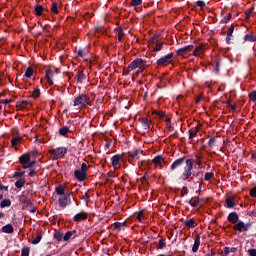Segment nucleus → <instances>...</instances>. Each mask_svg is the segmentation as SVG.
<instances>
[{"label":"nucleus","mask_w":256,"mask_h":256,"mask_svg":"<svg viewBox=\"0 0 256 256\" xmlns=\"http://www.w3.org/2000/svg\"><path fill=\"white\" fill-rule=\"evenodd\" d=\"M195 163V160L193 159H187L186 165L182 172V181H192L193 180V164Z\"/></svg>","instance_id":"f257e3e1"},{"label":"nucleus","mask_w":256,"mask_h":256,"mask_svg":"<svg viewBox=\"0 0 256 256\" xmlns=\"http://www.w3.org/2000/svg\"><path fill=\"white\" fill-rule=\"evenodd\" d=\"M87 105H91V98L85 93L79 94L74 99V107H79V109H82V107H87Z\"/></svg>","instance_id":"f03ea898"},{"label":"nucleus","mask_w":256,"mask_h":256,"mask_svg":"<svg viewBox=\"0 0 256 256\" xmlns=\"http://www.w3.org/2000/svg\"><path fill=\"white\" fill-rule=\"evenodd\" d=\"M141 157H143V150L134 149L128 152V162L133 165L135 161H138V167H141Z\"/></svg>","instance_id":"7ed1b4c3"},{"label":"nucleus","mask_w":256,"mask_h":256,"mask_svg":"<svg viewBox=\"0 0 256 256\" xmlns=\"http://www.w3.org/2000/svg\"><path fill=\"white\" fill-rule=\"evenodd\" d=\"M161 41V34H155L152 38L149 40L150 47L153 48L154 53H159L161 49H163V43Z\"/></svg>","instance_id":"20e7f679"},{"label":"nucleus","mask_w":256,"mask_h":256,"mask_svg":"<svg viewBox=\"0 0 256 256\" xmlns=\"http://www.w3.org/2000/svg\"><path fill=\"white\" fill-rule=\"evenodd\" d=\"M87 171H89V166H87V164L85 163H82L81 169H77L74 171L75 179L80 182L87 180Z\"/></svg>","instance_id":"39448f33"},{"label":"nucleus","mask_w":256,"mask_h":256,"mask_svg":"<svg viewBox=\"0 0 256 256\" xmlns=\"http://www.w3.org/2000/svg\"><path fill=\"white\" fill-rule=\"evenodd\" d=\"M67 147H58L55 149L50 150V153L52 155H54V157L52 158V161H57L58 159H63V157H65V155H67Z\"/></svg>","instance_id":"423d86ee"},{"label":"nucleus","mask_w":256,"mask_h":256,"mask_svg":"<svg viewBox=\"0 0 256 256\" xmlns=\"http://www.w3.org/2000/svg\"><path fill=\"white\" fill-rule=\"evenodd\" d=\"M158 67H167L173 63V53H169L157 60Z\"/></svg>","instance_id":"0eeeda50"},{"label":"nucleus","mask_w":256,"mask_h":256,"mask_svg":"<svg viewBox=\"0 0 256 256\" xmlns=\"http://www.w3.org/2000/svg\"><path fill=\"white\" fill-rule=\"evenodd\" d=\"M143 63L144 61L141 58H137L133 60L127 67V73H131V71H135V69H138V67H141Z\"/></svg>","instance_id":"6e6552de"},{"label":"nucleus","mask_w":256,"mask_h":256,"mask_svg":"<svg viewBox=\"0 0 256 256\" xmlns=\"http://www.w3.org/2000/svg\"><path fill=\"white\" fill-rule=\"evenodd\" d=\"M112 167L114 169H120L121 168V161H123V156L121 154H116L111 157L110 159Z\"/></svg>","instance_id":"1a4fd4ad"},{"label":"nucleus","mask_w":256,"mask_h":256,"mask_svg":"<svg viewBox=\"0 0 256 256\" xmlns=\"http://www.w3.org/2000/svg\"><path fill=\"white\" fill-rule=\"evenodd\" d=\"M186 162L187 160L185 157L179 158L171 164L170 169L172 171H177V169H181V167H183L184 163L186 164Z\"/></svg>","instance_id":"9d476101"},{"label":"nucleus","mask_w":256,"mask_h":256,"mask_svg":"<svg viewBox=\"0 0 256 256\" xmlns=\"http://www.w3.org/2000/svg\"><path fill=\"white\" fill-rule=\"evenodd\" d=\"M59 206L62 207V209H65L70 203L71 198L69 197V194H65L64 196H60L58 199Z\"/></svg>","instance_id":"9b49d317"},{"label":"nucleus","mask_w":256,"mask_h":256,"mask_svg":"<svg viewBox=\"0 0 256 256\" xmlns=\"http://www.w3.org/2000/svg\"><path fill=\"white\" fill-rule=\"evenodd\" d=\"M186 203L194 208L198 207L199 209H201V207H203V203H201V200H199V196L191 198L190 200L186 201Z\"/></svg>","instance_id":"f8f14e48"},{"label":"nucleus","mask_w":256,"mask_h":256,"mask_svg":"<svg viewBox=\"0 0 256 256\" xmlns=\"http://www.w3.org/2000/svg\"><path fill=\"white\" fill-rule=\"evenodd\" d=\"M89 217V214L87 212H79L73 217V221L75 223H81V221H87V218Z\"/></svg>","instance_id":"ddd939ff"},{"label":"nucleus","mask_w":256,"mask_h":256,"mask_svg":"<svg viewBox=\"0 0 256 256\" xmlns=\"http://www.w3.org/2000/svg\"><path fill=\"white\" fill-rule=\"evenodd\" d=\"M193 51V45H188L182 48H179L176 51V55H178L179 57H183V55H187V53Z\"/></svg>","instance_id":"4468645a"},{"label":"nucleus","mask_w":256,"mask_h":256,"mask_svg":"<svg viewBox=\"0 0 256 256\" xmlns=\"http://www.w3.org/2000/svg\"><path fill=\"white\" fill-rule=\"evenodd\" d=\"M19 161L22 165V169H25V167L29 165V161H31V155L29 153H25L22 156H20Z\"/></svg>","instance_id":"2eb2a0df"},{"label":"nucleus","mask_w":256,"mask_h":256,"mask_svg":"<svg viewBox=\"0 0 256 256\" xmlns=\"http://www.w3.org/2000/svg\"><path fill=\"white\" fill-rule=\"evenodd\" d=\"M78 237L77 230L67 231L63 237V241H69Z\"/></svg>","instance_id":"dca6fc26"},{"label":"nucleus","mask_w":256,"mask_h":256,"mask_svg":"<svg viewBox=\"0 0 256 256\" xmlns=\"http://www.w3.org/2000/svg\"><path fill=\"white\" fill-rule=\"evenodd\" d=\"M235 31V26L232 24L227 31L226 34V43L227 45H231V39H233V32Z\"/></svg>","instance_id":"f3484780"},{"label":"nucleus","mask_w":256,"mask_h":256,"mask_svg":"<svg viewBox=\"0 0 256 256\" xmlns=\"http://www.w3.org/2000/svg\"><path fill=\"white\" fill-rule=\"evenodd\" d=\"M227 220L229 221V223L235 225V223L239 222V214H237V212H231L228 215Z\"/></svg>","instance_id":"a211bd4d"},{"label":"nucleus","mask_w":256,"mask_h":256,"mask_svg":"<svg viewBox=\"0 0 256 256\" xmlns=\"http://www.w3.org/2000/svg\"><path fill=\"white\" fill-rule=\"evenodd\" d=\"M203 53H205V46L204 45L197 46L193 51L194 57H201V55H203Z\"/></svg>","instance_id":"6ab92c4d"},{"label":"nucleus","mask_w":256,"mask_h":256,"mask_svg":"<svg viewBox=\"0 0 256 256\" xmlns=\"http://www.w3.org/2000/svg\"><path fill=\"white\" fill-rule=\"evenodd\" d=\"M87 79V75H85V72L83 70H78L76 73V81L77 83H83Z\"/></svg>","instance_id":"aec40b11"},{"label":"nucleus","mask_w":256,"mask_h":256,"mask_svg":"<svg viewBox=\"0 0 256 256\" xmlns=\"http://www.w3.org/2000/svg\"><path fill=\"white\" fill-rule=\"evenodd\" d=\"M143 129H145V131H149V129H151V121L148 120L147 118H140L139 119Z\"/></svg>","instance_id":"412c9836"},{"label":"nucleus","mask_w":256,"mask_h":256,"mask_svg":"<svg viewBox=\"0 0 256 256\" xmlns=\"http://www.w3.org/2000/svg\"><path fill=\"white\" fill-rule=\"evenodd\" d=\"M228 209H233L237 205V202L235 201V197H227L225 201Z\"/></svg>","instance_id":"4be33fe9"},{"label":"nucleus","mask_w":256,"mask_h":256,"mask_svg":"<svg viewBox=\"0 0 256 256\" xmlns=\"http://www.w3.org/2000/svg\"><path fill=\"white\" fill-rule=\"evenodd\" d=\"M2 233L13 234L15 233V228H13V224H6L2 227Z\"/></svg>","instance_id":"5701e85b"},{"label":"nucleus","mask_w":256,"mask_h":256,"mask_svg":"<svg viewBox=\"0 0 256 256\" xmlns=\"http://www.w3.org/2000/svg\"><path fill=\"white\" fill-rule=\"evenodd\" d=\"M44 10L45 8L41 4H37L34 6V13L37 17H41V15H43Z\"/></svg>","instance_id":"b1692460"},{"label":"nucleus","mask_w":256,"mask_h":256,"mask_svg":"<svg viewBox=\"0 0 256 256\" xmlns=\"http://www.w3.org/2000/svg\"><path fill=\"white\" fill-rule=\"evenodd\" d=\"M199 245H201V237L199 235H197L196 239L194 241V245L192 247L193 253H197V251H199Z\"/></svg>","instance_id":"393cba45"},{"label":"nucleus","mask_w":256,"mask_h":256,"mask_svg":"<svg viewBox=\"0 0 256 256\" xmlns=\"http://www.w3.org/2000/svg\"><path fill=\"white\" fill-rule=\"evenodd\" d=\"M45 79L51 87V85H53V72L51 70H46Z\"/></svg>","instance_id":"a878e982"},{"label":"nucleus","mask_w":256,"mask_h":256,"mask_svg":"<svg viewBox=\"0 0 256 256\" xmlns=\"http://www.w3.org/2000/svg\"><path fill=\"white\" fill-rule=\"evenodd\" d=\"M184 225H186V227H189L190 229H195V227H197V222H195V219L191 218L185 220Z\"/></svg>","instance_id":"bb28decb"},{"label":"nucleus","mask_w":256,"mask_h":256,"mask_svg":"<svg viewBox=\"0 0 256 256\" xmlns=\"http://www.w3.org/2000/svg\"><path fill=\"white\" fill-rule=\"evenodd\" d=\"M245 227V222L239 221L233 226L234 231H239L240 233H243V228Z\"/></svg>","instance_id":"cd10ccee"},{"label":"nucleus","mask_w":256,"mask_h":256,"mask_svg":"<svg viewBox=\"0 0 256 256\" xmlns=\"http://www.w3.org/2000/svg\"><path fill=\"white\" fill-rule=\"evenodd\" d=\"M43 239V233L37 232L36 237L32 240V245H39Z\"/></svg>","instance_id":"c85d7f7f"},{"label":"nucleus","mask_w":256,"mask_h":256,"mask_svg":"<svg viewBox=\"0 0 256 256\" xmlns=\"http://www.w3.org/2000/svg\"><path fill=\"white\" fill-rule=\"evenodd\" d=\"M25 183H27V181L25 180V177H21L15 182V187L17 189H21L22 187H24Z\"/></svg>","instance_id":"c756f323"},{"label":"nucleus","mask_w":256,"mask_h":256,"mask_svg":"<svg viewBox=\"0 0 256 256\" xmlns=\"http://www.w3.org/2000/svg\"><path fill=\"white\" fill-rule=\"evenodd\" d=\"M55 191L57 193V195H60V197H63L65 194V186L64 185H58L56 188H55Z\"/></svg>","instance_id":"7c9ffc66"},{"label":"nucleus","mask_w":256,"mask_h":256,"mask_svg":"<svg viewBox=\"0 0 256 256\" xmlns=\"http://www.w3.org/2000/svg\"><path fill=\"white\" fill-rule=\"evenodd\" d=\"M27 105H29V102L27 100H21L16 102V107H18V109H25L27 108Z\"/></svg>","instance_id":"2f4dec72"},{"label":"nucleus","mask_w":256,"mask_h":256,"mask_svg":"<svg viewBox=\"0 0 256 256\" xmlns=\"http://www.w3.org/2000/svg\"><path fill=\"white\" fill-rule=\"evenodd\" d=\"M1 209H5V207H11V199H4L0 202Z\"/></svg>","instance_id":"473e14b6"},{"label":"nucleus","mask_w":256,"mask_h":256,"mask_svg":"<svg viewBox=\"0 0 256 256\" xmlns=\"http://www.w3.org/2000/svg\"><path fill=\"white\" fill-rule=\"evenodd\" d=\"M244 39H245V41H250V42L256 43V34H253V33L246 34Z\"/></svg>","instance_id":"72a5a7b5"},{"label":"nucleus","mask_w":256,"mask_h":256,"mask_svg":"<svg viewBox=\"0 0 256 256\" xmlns=\"http://www.w3.org/2000/svg\"><path fill=\"white\" fill-rule=\"evenodd\" d=\"M237 252V248L236 247H224V255H229L230 253H236Z\"/></svg>","instance_id":"f704fd0d"},{"label":"nucleus","mask_w":256,"mask_h":256,"mask_svg":"<svg viewBox=\"0 0 256 256\" xmlns=\"http://www.w3.org/2000/svg\"><path fill=\"white\" fill-rule=\"evenodd\" d=\"M21 139H22L21 136L13 137L11 140L12 147H16V145H19V143L21 142Z\"/></svg>","instance_id":"c9c22d12"},{"label":"nucleus","mask_w":256,"mask_h":256,"mask_svg":"<svg viewBox=\"0 0 256 256\" xmlns=\"http://www.w3.org/2000/svg\"><path fill=\"white\" fill-rule=\"evenodd\" d=\"M35 72V70H33V67H28L24 77H27L28 79H31V77H33V73Z\"/></svg>","instance_id":"e433bc0d"},{"label":"nucleus","mask_w":256,"mask_h":256,"mask_svg":"<svg viewBox=\"0 0 256 256\" xmlns=\"http://www.w3.org/2000/svg\"><path fill=\"white\" fill-rule=\"evenodd\" d=\"M125 37V32L123 31L122 27L118 28V41L121 43L123 41V38Z\"/></svg>","instance_id":"4c0bfd02"},{"label":"nucleus","mask_w":256,"mask_h":256,"mask_svg":"<svg viewBox=\"0 0 256 256\" xmlns=\"http://www.w3.org/2000/svg\"><path fill=\"white\" fill-rule=\"evenodd\" d=\"M193 177H197L198 181H203V171L192 172Z\"/></svg>","instance_id":"58836bf2"},{"label":"nucleus","mask_w":256,"mask_h":256,"mask_svg":"<svg viewBox=\"0 0 256 256\" xmlns=\"http://www.w3.org/2000/svg\"><path fill=\"white\" fill-rule=\"evenodd\" d=\"M165 125H166L168 131H175V127H173V125H171V119L170 118H167L165 120Z\"/></svg>","instance_id":"ea45409f"},{"label":"nucleus","mask_w":256,"mask_h":256,"mask_svg":"<svg viewBox=\"0 0 256 256\" xmlns=\"http://www.w3.org/2000/svg\"><path fill=\"white\" fill-rule=\"evenodd\" d=\"M166 246H167V244L165 243V239L161 238L158 241L157 249H165Z\"/></svg>","instance_id":"a19ab883"},{"label":"nucleus","mask_w":256,"mask_h":256,"mask_svg":"<svg viewBox=\"0 0 256 256\" xmlns=\"http://www.w3.org/2000/svg\"><path fill=\"white\" fill-rule=\"evenodd\" d=\"M69 133V127L63 126L62 128L59 129V134L65 137Z\"/></svg>","instance_id":"79ce46f5"},{"label":"nucleus","mask_w":256,"mask_h":256,"mask_svg":"<svg viewBox=\"0 0 256 256\" xmlns=\"http://www.w3.org/2000/svg\"><path fill=\"white\" fill-rule=\"evenodd\" d=\"M152 115H157L160 119H165V117H167V114H165V112H159L157 110H154L152 112Z\"/></svg>","instance_id":"37998d69"},{"label":"nucleus","mask_w":256,"mask_h":256,"mask_svg":"<svg viewBox=\"0 0 256 256\" xmlns=\"http://www.w3.org/2000/svg\"><path fill=\"white\" fill-rule=\"evenodd\" d=\"M215 143H217V138H210V140L208 141V147H210V149H213L215 147Z\"/></svg>","instance_id":"c03bdc74"},{"label":"nucleus","mask_w":256,"mask_h":256,"mask_svg":"<svg viewBox=\"0 0 256 256\" xmlns=\"http://www.w3.org/2000/svg\"><path fill=\"white\" fill-rule=\"evenodd\" d=\"M52 13H59V4L57 2L52 3V8H51Z\"/></svg>","instance_id":"a18cd8bd"},{"label":"nucleus","mask_w":256,"mask_h":256,"mask_svg":"<svg viewBox=\"0 0 256 256\" xmlns=\"http://www.w3.org/2000/svg\"><path fill=\"white\" fill-rule=\"evenodd\" d=\"M130 5L132 7H139V5H143V0H131Z\"/></svg>","instance_id":"49530a36"},{"label":"nucleus","mask_w":256,"mask_h":256,"mask_svg":"<svg viewBox=\"0 0 256 256\" xmlns=\"http://www.w3.org/2000/svg\"><path fill=\"white\" fill-rule=\"evenodd\" d=\"M29 198H27V196H25V194H21L20 196H18V201L19 203H21V205H23V203H27V200Z\"/></svg>","instance_id":"de8ad7c7"},{"label":"nucleus","mask_w":256,"mask_h":256,"mask_svg":"<svg viewBox=\"0 0 256 256\" xmlns=\"http://www.w3.org/2000/svg\"><path fill=\"white\" fill-rule=\"evenodd\" d=\"M32 96L34 99H37V97H41V90L39 88H35L32 92Z\"/></svg>","instance_id":"09e8293b"},{"label":"nucleus","mask_w":256,"mask_h":256,"mask_svg":"<svg viewBox=\"0 0 256 256\" xmlns=\"http://www.w3.org/2000/svg\"><path fill=\"white\" fill-rule=\"evenodd\" d=\"M248 97H249L250 101H252L253 103H256V90L250 92Z\"/></svg>","instance_id":"8fccbe9b"},{"label":"nucleus","mask_w":256,"mask_h":256,"mask_svg":"<svg viewBox=\"0 0 256 256\" xmlns=\"http://www.w3.org/2000/svg\"><path fill=\"white\" fill-rule=\"evenodd\" d=\"M231 17H233V15L231 13H228L227 16H225L220 23H229V21H231Z\"/></svg>","instance_id":"3c124183"},{"label":"nucleus","mask_w":256,"mask_h":256,"mask_svg":"<svg viewBox=\"0 0 256 256\" xmlns=\"http://www.w3.org/2000/svg\"><path fill=\"white\" fill-rule=\"evenodd\" d=\"M163 161V157L161 156H156L154 159H153V163L154 165H161V162Z\"/></svg>","instance_id":"603ef678"},{"label":"nucleus","mask_w":256,"mask_h":256,"mask_svg":"<svg viewBox=\"0 0 256 256\" xmlns=\"http://www.w3.org/2000/svg\"><path fill=\"white\" fill-rule=\"evenodd\" d=\"M63 233H61V232H56L55 234H54V239H56V241H63Z\"/></svg>","instance_id":"864d4df0"},{"label":"nucleus","mask_w":256,"mask_h":256,"mask_svg":"<svg viewBox=\"0 0 256 256\" xmlns=\"http://www.w3.org/2000/svg\"><path fill=\"white\" fill-rule=\"evenodd\" d=\"M194 163H196V165L201 166L203 163V156H195Z\"/></svg>","instance_id":"5fc2aeb1"},{"label":"nucleus","mask_w":256,"mask_h":256,"mask_svg":"<svg viewBox=\"0 0 256 256\" xmlns=\"http://www.w3.org/2000/svg\"><path fill=\"white\" fill-rule=\"evenodd\" d=\"M31 205H33V202H31V199H27L26 200V202H24L23 204H22V207H23V209H27V208H29V207H31Z\"/></svg>","instance_id":"6e6d98bb"},{"label":"nucleus","mask_w":256,"mask_h":256,"mask_svg":"<svg viewBox=\"0 0 256 256\" xmlns=\"http://www.w3.org/2000/svg\"><path fill=\"white\" fill-rule=\"evenodd\" d=\"M213 175V172H206L204 175L205 181H211V179H213Z\"/></svg>","instance_id":"4d7b16f0"},{"label":"nucleus","mask_w":256,"mask_h":256,"mask_svg":"<svg viewBox=\"0 0 256 256\" xmlns=\"http://www.w3.org/2000/svg\"><path fill=\"white\" fill-rule=\"evenodd\" d=\"M189 139H193L196 135H197V130H194L193 128H191L189 131Z\"/></svg>","instance_id":"13d9d810"},{"label":"nucleus","mask_w":256,"mask_h":256,"mask_svg":"<svg viewBox=\"0 0 256 256\" xmlns=\"http://www.w3.org/2000/svg\"><path fill=\"white\" fill-rule=\"evenodd\" d=\"M185 195H189V188H187V186H183L181 189V197H184Z\"/></svg>","instance_id":"bf43d9fd"},{"label":"nucleus","mask_w":256,"mask_h":256,"mask_svg":"<svg viewBox=\"0 0 256 256\" xmlns=\"http://www.w3.org/2000/svg\"><path fill=\"white\" fill-rule=\"evenodd\" d=\"M29 251H30L29 247H24L21 251V256H29Z\"/></svg>","instance_id":"052dcab7"},{"label":"nucleus","mask_w":256,"mask_h":256,"mask_svg":"<svg viewBox=\"0 0 256 256\" xmlns=\"http://www.w3.org/2000/svg\"><path fill=\"white\" fill-rule=\"evenodd\" d=\"M255 8L254 7H251L249 10H246V19H250L251 18V13H253V10Z\"/></svg>","instance_id":"680f3d73"},{"label":"nucleus","mask_w":256,"mask_h":256,"mask_svg":"<svg viewBox=\"0 0 256 256\" xmlns=\"http://www.w3.org/2000/svg\"><path fill=\"white\" fill-rule=\"evenodd\" d=\"M143 71H145V66L140 65V66L138 67V70H137V72H136V75H141V73H143Z\"/></svg>","instance_id":"e2e57ef3"},{"label":"nucleus","mask_w":256,"mask_h":256,"mask_svg":"<svg viewBox=\"0 0 256 256\" xmlns=\"http://www.w3.org/2000/svg\"><path fill=\"white\" fill-rule=\"evenodd\" d=\"M78 57H81L82 59L85 58V51L83 49L78 50Z\"/></svg>","instance_id":"0e129e2a"},{"label":"nucleus","mask_w":256,"mask_h":256,"mask_svg":"<svg viewBox=\"0 0 256 256\" xmlns=\"http://www.w3.org/2000/svg\"><path fill=\"white\" fill-rule=\"evenodd\" d=\"M137 219L139 221V223H141L143 221V211H140L137 215Z\"/></svg>","instance_id":"69168bd1"},{"label":"nucleus","mask_w":256,"mask_h":256,"mask_svg":"<svg viewBox=\"0 0 256 256\" xmlns=\"http://www.w3.org/2000/svg\"><path fill=\"white\" fill-rule=\"evenodd\" d=\"M248 254H249V256H256V249H249L248 250Z\"/></svg>","instance_id":"338daca9"},{"label":"nucleus","mask_w":256,"mask_h":256,"mask_svg":"<svg viewBox=\"0 0 256 256\" xmlns=\"http://www.w3.org/2000/svg\"><path fill=\"white\" fill-rule=\"evenodd\" d=\"M250 196L256 197V186L250 190Z\"/></svg>","instance_id":"774afa93"}]
</instances>
